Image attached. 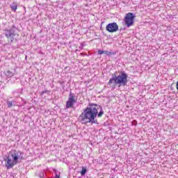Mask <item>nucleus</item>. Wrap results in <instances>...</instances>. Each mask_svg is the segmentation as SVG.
I'll return each mask as SVG.
<instances>
[{
	"label": "nucleus",
	"instance_id": "nucleus-10",
	"mask_svg": "<svg viewBox=\"0 0 178 178\" xmlns=\"http://www.w3.org/2000/svg\"><path fill=\"white\" fill-rule=\"evenodd\" d=\"M86 173H87V168L83 167L82 170L81 171V176H84V175H86Z\"/></svg>",
	"mask_w": 178,
	"mask_h": 178
},
{
	"label": "nucleus",
	"instance_id": "nucleus-4",
	"mask_svg": "<svg viewBox=\"0 0 178 178\" xmlns=\"http://www.w3.org/2000/svg\"><path fill=\"white\" fill-rule=\"evenodd\" d=\"M5 35L8 41V42H13V41H16V38L19 37V34L15 33V31L13 29L5 30Z\"/></svg>",
	"mask_w": 178,
	"mask_h": 178
},
{
	"label": "nucleus",
	"instance_id": "nucleus-13",
	"mask_svg": "<svg viewBox=\"0 0 178 178\" xmlns=\"http://www.w3.org/2000/svg\"><path fill=\"white\" fill-rule=\"evenodd\" d=\"M99 55H102V54H105V51L104 50H98Z\"/></svg>",
	"mask_w": 178,
	"mask_h": 178
},
{
	"label": "nucleus",
	"instance_id": "nucleus-9",
	"mask_svg": "<svg viewBox=\"0 0 178 178\" xmlns=\"http://www.w3.org/2000/svg\"><path fill=\"white\" fill-rule=\"evenodd\" d=\"M5 74L7 76V77H13V72H12L10 70L6 71Z\"/></svg>",
	"mask_w": 178,
	"mask_h": 178
},
{
	"label": "nucleus",
	"instance_id": "nucleus-3",
	"mask_svg": "<svg viewBox=\"0 0 178 178\" xmlns=\"http://www.w3.org/2000/svg\"><path fill=\"white\" fill-rule=\"evenodd\" d=\"M127 74L124 71H121L118 76H115L114 78L110 79L108 81V84H113V81L115 84H117L120 87V86H126L127 84Z\"/></svg>",
	"mask_w": 178,
	"mask_h": 178
},
{
	"label": "nucleus",
	"instance_id": "nucleus-1",
	"mask_svg": "<svg viewBox=\"0 0 178 178\" xmlns=\"http://www.w3.org/2000/svg\"><path fill=\"white\" fill-rule=\"evenodd\" d=\"M104 115V111H101L98 113L96 104H90L79 116L80 121L86 124L87 123H95L97 116L101 118Z\"/></svg>",
	"mask_w": 178,
	"mask_h": 178
},
{
	"label": "nucleus",
	"instance_id": "nucleus-7",
	"mask_svg": "<svg viewBox=\"0 0 178 178\" xmlns=\"http://www.w3.org/2000/svg\"><path fill=\"white\" fill-rule=\"evenodd\" d=\"M106 30L108 33H116L119 30V26L116 22L110 23L106 25Z\"/></svg>",
	"mask_w": 178,
	"mask_h": 178
},
{
	"label": "nucleus",
	"instance_id": "nucleus-8",
	"mask_svg": "<svg viewBox=\"0 0 178 178\" xmlns=\"http://www.w3.org/2000/svg\"><path fill=\"white\" fill-rule=\"evenodd\" d=\"M10 8L13 12H16V10H17V3L14 1L12 5L10 6Z\"/></svg>",
	"mask_w": 178,
	"mask_h": 178
},
{
	"label": "nucleus",
	"instance_id": "nucleus-6",
	"mask_svg": "<svg viewBox=\"0 0 178 178\" xmlns=\"http://www.w3.org/2000/svg\"><path fill=\"white\" fill-rule=\"evenodd\" d=\"M76 102H77V99H76L74 95H73V93H70L68 100L66 102V108H73Z\"/></svg>",
	"mask_w": 178,
	"mask_h": 178
},
{
	"label": "nucleus",
	"instance_id": "nucleus-14",
	"mask_svg": "<svg viewBox=\"0 0 178 178\" xmlns=\"http://www.w3.org/2000/svg\"><path fill=\"white\" fill-rule=\"evenodd\" d=\"M176 88H177V90L178 91V81H177V84H176Z\"/></svg>",
	"mask_w": 178,
	"mask_h": 178
},
{
	"label": "nucleus",
	"instance_id": "nucleus-12",
	"mask_svg": "<svg viewBox=\"0 0 178 178\" xmlns=\"http://www.w3.org/2000/svg\"><path fill=\"white\" fill-rule=\"evenodd\" d=\"M7 104H8V108H12V106H13V103L11 101L8 102Z\"/></svg>",
	"mask_w": 178,
	"mask_h": 178
},
{
	"label": "nucleus",
	"instance_id": "nucleus-5",
	"mask_svg": "<svg viewBox=\"0 0 178 178\" xmlns=\"http://www.w3.org/2000/svg\"><path fill=\"white\" fill-rule=\"evenodd\" d=\"M134 19H136V15L132 13H128L124 17V23L127 27H131L134 24Z\"/></svg>",
	"mask_w": 178,
	"mask_h": 178
},
{
	"label": "nucleus",
	"instance_id": "nucleus-2",
	"mask_svg": "<svg viewBox=\"0 0 178 178\" xmlns=\"http://www.w3.org/2000/svg\"><path fill=\"white\" fill-rule=\"evenodd\" d=\"M22 152L17 150H13L10 152L6 158V166L7 169H12L13 166L19 163V160L22 159Z\"/></svg>",
	"mask_w": 178,
	"mask_h": 178
},
{
	"label": "nucleus",
	"instance_id": "nucleus-11",
	"mask_svg": "<svg viewBox=\"0 0 178 178\" xmlns=\"http://www.w3.org/2000/svg\"><path fill=\"white\" fill-rule=\"evenodd\" d=\"M104 54H106V55H107V56H112V55H115V53H113L112 51H105Z\"/></svg>",
	"mask_w": 178,
	"mask_h": 178
}]
</instances>
